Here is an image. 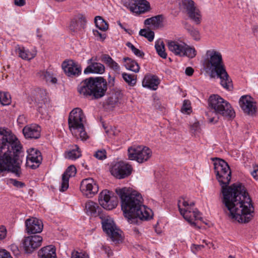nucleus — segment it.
Here are the masks:
<instances>
[{"mask_svg":"<svg viewBox=\"0 0 258 258\" xmlns=\"http://www.w3.org/2000/svg\"><path fill=\"white\" fill-rule=\"evenodd\" d=\"M98 201L100 206L107 210L115 208L118 204V199L112 192L108 190H102L99 195Z\"/></svg>","mask_w":258,"mask_h":258,"instance_id":"12","label":"nucleus"},{"mask_svg":"<svg viewBox=\"0 0 258 258\" xmlns=\"http://www.w3.org/2000/svg\"><path fill=\"white\" fill-rule=\"evenodd\" d=\"M132 171V166L123 162L116 163L110 169L111 174L119 179L124 178L129 176Z\"/></svg>","mask_w":258,"mask_h":258,"instance_id":"14","label":"nucleus"},{"mask_svg":"<svg viewBox=\"0 0 258 258\" xmlns=\"http://www.w3.org/2000/svg\"><path fill=\"white\" fill-rule=\"evenodd\" d=\"M107 89V82L101 77L86 79L77 87V90L80 95L86 97L92 96L95 99H99L104 96Z\"/></svg>","mask_w":258,"mask_h":258,"instance_id":"4","label":"nucleus"},{"mask_svg":"<svg viewBox=\"0 0 258 258\" xmlns=\"http://www.w3.org/2000/svg\"><path fill=\"white\" fill-rule=\"evenodd\" d=\"M102 223L103 230L114 243L117 244L122 242L121 231L117 228L112 219H105Z\"/></svg>","mask_w":258,"mask_h":258,"instance_id":"11","label":"nucleus"},{"mask_svg":"<svg viewBox=\"0 0 258 258\" xmlns=\"http://www.w3.org/2000/svg\"><path fill=\"white\" fill-rule=\"evenodd\" d=\"M76 174V168L74 165L68 167L62 175L61 186L59 189L60 191H66L69 187V179L74 176Z\"/></svg>","mask_w":258,"mask_h":258,"instance_id":"23","label":"nucleus"},{"mask_svg":"<svg viewBox=\"0 0 258 258\" xmlns=\"http://www.w3.org/2000/svg\"><path fill=\"white\" fill-rule=\"evenodd\" d=\"M208 104L210 111L207 113L208 116L212 112L227 118L235 117V112L231 105L218 95H211L209 99Z\"/></svg>","mask_w":258,"mask_h":258,"instance_id":"6","label":"nucleus"},{"mask_svg":"<svg viewBox=\"0 0 258 258\" xmlns=\"http://www.w3.org/2000/svg\"><path fill=\"white\" fill-rule=\"evenodd\" d=\"M85 116L80 108L73 109L70 113L68 124L72 134L77 138L86 140L88 138L84 125Z\"/></svg>","mask_w":258,"mask_h":258,"instance_id":"5","label":"nucleus"},{"mask_svg":"<svg viewBox=\"0 0 258 258\" xmlns=\"http://www.w3.org/2000/svg\"><path fill=\"white\" fill-rule=\"evenodd\" d=\"M239 105L243 111L249 114L252 115L256 111V105L252 98L248 95L242 96L240 98Z\"/></svg>","mask_w":258,"mask_h":258,"instance_id":"19","label":"nucleus"},{"mask_svg":"<svg viewBox=\"0 0 258 258\" xmlns=\"http://www.w3.org/2000/svg\"><path fill=\"white\" fill-rule=\"evenodd\" d=\"M151 150L147 147L133 146L128 149V158L140 163L147 161L152 156Z\"/></svg>","mask_w":258,"mask_h":258,"instance_id":"9","label":"nucleus"},{"mask_svg":"<svg viewBox=\"0 0 258 258\" xmlns=\"http://www.w3.org/2000/svg\"><path fill=\"white\" fill-rule=\"evenodd\" d=\"M116 194L121 200L124 217L131 223L137 224L138 219L147 220L153 216L152 210L143 205V198L138 191L127 187L117 188Z\"/></svg>","mask_w":258,"mask_h":258,"instance_id":"2","label":"nucleus"},{"mask_svg":"<svg viewBox=\"0 0 258 258\" xmlns=\"http://www.w3.org/2000/svg\"><path fill=\"white\" fill-rule=\"evenodd\" d=\"M23 116H19V118H18V120H20L21 118H23Z\"/></svg>","mask_w":258,"mask_h":258,"instance_id":"59","label":"nucleus"},{"mask_svg":"<svg viewBox=\"0 0 258 258\" xmlns=\"http://www.w3.org/2000/svg\"><path fill=\"white\" fill-rule=\"evenodd\" d=\"M62 68L66 75L71 77H78L82 72L81 66L73 60L64 61L62 63Z\"/></svg>","mask_w":258,"mask_h":258,"instance_id":"16","label":"nucleus"},{"mask_svg":"<svg viewBox=\"0 0 258 258\" xmlns=\"http://www.w3.org/2000/svg\"><path fill=\"white\" fill-rule=\"evenodd\" d=\"M42 237L40 235H32L25 237L23 241V246L25 251L32 253L41 245Z\"/></svg>","mask_w":258,"mask_h":258,"instance_id":"15","label":"nucleus"},{"mask_svg":"<svg viewBox=\"0 0 258 258\" xmlns=\"http://www.w3.org/2000/svg\"><path fill=\"white\" fill-rule=\"evenodd\" d=\"M160 82V79L157 76L147 74L143 79L142 86L152 90H156Z\"/></svg>","mask_w":258,"mask_h":258,"instance_id":"22","label":"nucleus"},{"mask_svg":"<svg viewBox=\"0 0 258 258\" xmlns=\"http://www.w3.org/2000/svg\"><path fill=\"white\" fill-rule=\"evenodd\" d=\"M253 31L256 35H258V26H256L254 28Z\"/></svg>","mask_w":258,"mask_h":258,"instance_id":"56","label":"nucleus"},{"mask_svg":"<svg viewBox=\"0 0 258 258\" xmlns=\"http://www.w3.org/2000/svg\"><path fill=\"white\" fill-rule=\"evenodd\" d=\"M155 47L158 54L163 58H166L167 53L165 52L164 44L163 41L158 40L156 41Z\"/></svg>","mask_w":258,"mask_h":258,"instance_id":"33","label":"nucleus"},{"mask_svg":"<svg viewBox=\"0 0 258 258\" xmlns=\"http://www.w3.org/2000/svg\"><path fill=\"white\" fill-rule=\"evenodd\" d=\"M218 120V117H210L209 116V121L211 123H215L217 122Z\"/></svg>","mask_w":258,"mask_h":258,"instance_id":"54","label":"nucleus"},{"mask_svg":"<svg viewBox=\"0 0 258 258\" xmlns=\"http://www.w3.org/2000/svg\"><path fill=\"white\" fill-rule=\"evenodd\" d=\"M81 156V151L78 146L75 145L72 146L70 150L65 153V157L67 159L75 160Z\"/></svg>","mask_w":258,"mask_h":258,"instance_id":"29","label":"nucleus"},{"mask_svg":"<svg viewBox=\"0 0 258 258\" xmlns=\"http://www.w3.org/2000/svg\"><path fill=\"white\" fill-rule=\"evenodd\" d=\"M190 131L195 135L201 133V127L199 122H195L191 125Z\"/></svg>","mask_w":258,"mask_h":258,"instance_id":"43","label":"nucleus"},{"mask_svg":"<svg viewBox=\"0 0 258 258\" xmlns=\"http://www.w3.org/2000/svg\"><path fill=\"white\" fill-rule=\"evenodd\" d=\"M115 78L114 77H111L110 76H109L108 83L111 86H114Z\"/></svg>","mask_w":258,"mask_h":258,"instance_id":"53","label":"nucleus"},{"mask_svg":"<svg viewBox=\"0 0 258 258\" xmlns=\"http://www.w3.org/2000/svg\"><path fill=\"white\" fill-rule=\"evenodd\" d=\"M42 157L39 151L30 149L27 157V165L32 169L37 168L41 163Z\"/></svg>","mask_w":258,"mask_h":258,"instance_id":"20","label":"nucleus"},{"mask_svg":"<svg viewBox=\"0 0 258 258\" xmlns=\"http://www.w3.org/2000/svg\"><path fill=\"white\" fill-rule=\"evenodd\" d=\"M42 79H44L47 82H50L55 84L57 82V79L54 77L53 75L50 72L46 71L42 73Z\"/></svg>","mask_w":258,"mask_h":258,"instance_id":"38","label":"nucleus"},{"mask_svg":"<svg viewBox=\"0 0 258 258\" xmlns=\"http://www.w3.org/2000/svg\"><path fill=\"white\" fill-rule=\"evenodd\" d=\"M85 210L88 215L97 216L99 215L101 208L96 203L92 201H88L86 203Z\"/></svg>","mask_w":258,"mask_h":258,"instance_id":"27","label":"nucleus"},{"mask_svg":"<svg viewBox=\"0 0 258 258\" xmlns=\"http://www.w3.org/2000/svg\"><path fill=\"white\" fill-rule=\"evenodd\" d=\"M9 183L12 184L14 186L17 188H23L25 186V183L17 180L13 178H10L9 180Z\"/></svg>","mask_w":258,"mask_h":258,"instance_id":"44","label":"nucleus"},{"mask_svg":"<svg viewBox=\"0 0 258 258\" xmlns=\"http://www.w3.org/2000/svg\"><path fill=\"white\" fill-rule=\"evenodd\" d=\"M100 60L115 73H119L120 71V66L108 54H102L101 56Z\"/></svg>","mask_w":258,"mask_h":258,"instance_id":"26","label":"nucleus"},{"mask_svg":"<svg viewBox=\"0 0 258 258\" xmlns=\"http://www.w3.org/2000/svg\"><path fill=\"white\" fill-rule=\"evenodd\" d=\"M163 17L162 15H157L145 20L144 24L147 25H153L154 27H159L162 22Z\"/></svg>","mask_w":258,"mask_h":258,"instance_id":"32","label":"nucleus"},{"mask_svg":"<svg viewBox=\"0 0 258 258\" xmlns=\"http://www.w3.org/2000/svg\"><path fill=\"white\" fill-rule=\"evenodd\" d=\"M97 60V58L93 57L87 60L88 66L84 71L85 74H102L105 72V69L104 66L101 63L95 61Z\"/></svg>","mask_w":258,"mask_h":258,"instance_id":"18","label":"nucleus"},{"mask_svg":"<svg viewBox=\"0 0 258 258\" xmlns=\"http://www.w3.org/2000/svg\"><path fill=\"white\" fill-rule=\"evenodd\" d=\"M46 100V98L45 97L43 98L42 99L41 102H39L38 104V111L41 113H43L42 109L45 108V102Z\"/></svg>","mask_w":258,"mask_h":258,"instance_id":"48","label":"nucleus"},{"mask_svg":"<svg viewBox=\"0 0 258 258\" xmlns=\"http://www.w3.org/2000/svg\"><path fill=\"white\" fill-rule=\"evenodd\" d=\"M139 34L146 38L150 42H152L154 38V32L149 29H141Z\"/></svg>","mask_w":258,"mask_h":258,"instance_id":"37","label":"nucleus"},{"mask_svg":"<svg viewBox=\"0 0 258 258\" xmlns=\"http://www.w3.org/2000/svg\"><path fill=\"white\" fill-rule=\"evenodd\" d=\"M101 249L104 250L106 254L107 255L108 258H112L113 256V252L109 246L106 245H102L101 246Z\"/></svg>","mask_w":258,"mask_h":258,"instance_id":"45","label":"nucleus"},{"mask_svg":"<svg viewBox=\"0 0 258 258\" xmlns=\"http://www.w3.org/2000/svg\"><path fill=\"white\" fill-rule=\"evenodd\" d=\"M203 247V246L201 245L193 244L192 245L191 248H192V249H193L194 248H195L196 250H200Z\"/></svg>","mask_w":258,"mask_h":258,"instance_id":"55","label":"nucleus"},{"mask_svg":"<svg viewBox=\"0 0 258 258\" xmlns=\"http://www.w3.org/2000/svg\"><path fill=\"white\" fill-rule=\"evenodd\" d=\"M15 5L19 6L22 7L25 5V0H14Z\"/></svg>","mask_w":258,"mask_h":258,"instance_id":"51","label":"nucleus"},{"mask_svg":"<svg viewBox=\"0 0 258 258\" xmlns=\"http://www.w3.org/2000/svg\"><path fill=\"white\" fill-rule=\"evenodd\" d=\"M178 208L180 214L191 226L196 227L197 222L201 221V213L194 208L195 203L188 202L185 198L181 197L178 201Z\"/></svg>","mask_w":258,"mask_h":258,"instance_id":"7","label":"nucleus"},{"mask_svg":"<svg viewBox=\"0 0 258 258\" xmlns=\"http://www.w3.org/2000/svg\"><path fill=\"white\" fill-rule=\"evenodd\" d=\"M0 258H13L11 253L5 249H0Z\"/></svg>","mask_w":258,"mask_h":258,"instance_id":"47","label":"nucleus"},{"mask_svg":"<svg viewBox=\"0 0 258 258\" xmlns=\"http://www.w3.org/2000/svg\"><path fill=\"white\" fill-rule=\"evenodd\" d=\"M118 24L120 26V27L122 28H123L122 27V24H121V23L120 22H118Z\"/></svg>","mask_w":258,"mask_h":258,"instance_id":"58","label":"nucleus"},{"mask_svg":"<svg viewBox=\"0 0 258 258\" xmlns=\"http://www.w3.org/2000/svg\"><path fill=\"white\" fill-rule=\"evenodd\" d=\"M94 156L99 160H104L106 158V152L104 149H101L96 151Z\"/></svg>","mask_w":258,"mask_h":258,"instance_id":"41","label":"nucleus"},{"mask_svg":"<svg viewBox=\"0 0 258 258\" xmlns=\"http://www.w3.org/2000/svg\"><path fill=\"white\" fill-rule=\"evenodd\" d=\"M93 33L97 40L103 41L106 37L105 32H101L98 30H93Z\"/></svg>","mask_w":258,"mask_h":258,"instance_id":"42","label":"nucleus"},{"mask_svg":"<svg viewBox=\"0 0 258 258\" xmlns=\"http://www.w3.org/2000/svg\"><path fill=\"white\" fill-rule=\"evenodd\" d=\"M40 91H41V94H42V95H46V92H45V90H41Z\"/></svg>","mask_w":258,"mask_h":258,"instance_id":"57","label":"nucleus"},{"mask_svg":"<svg viewBox=\"0 0 258 258\" xmlns=\"http://www.w3.org/2000/svg\"><path fill=\"white\" fill-rule=\"evenodd\" d=\"M122 76L124 81L127 83L128 85L133 86L136 84V75L124 73L122 74Z\"/></svg>","mask_w":258,"mask_h":258,"instance_id":"36","label":"nucleus"},{"mask_svg":"<svg viewBox=\"0 0 258 258\" xmlns=\"http://www.w3.org/2000/svg\"><path fill=\"white\" fill-rule=\"evenodd\" d=\"M86 19L85 17L82 15H78L74 19L70 25V29L71 31L77 32L81 31L85 28Z\"/></svg>","mask_w":258,"mask_h":258,"instance_id":"24","label":"nucleus"},{"mask_svg":"<svg viewBox=\"0 0 258 258\" xmlns=\"http://www.w3.org/2000/svg\"><path fill=\"white\" fill-rule=\"evenodd\" d=\"M94 22L96 26L101 31L105 32L108 29V24L101 16H96Z\"/></svg>","mask_w":258,"mask_h":258,"instance_id":"34","label":"nucleus"},{"mask_svg":"<svg viewBox=\"0 0 258 258\" xmlns=\"http://www.w3.org/2000/svg\"><path fill=\"white\" fill-rule=\"evenodd\" d=\"M251 174L254 178L258 179V166H253V170L251 172Z\"/></svg>","mask_w":258,"mask_h":258,"instance_id":"50","label":"nucleus"},{"mask_svg":"<svg viewBox=\"0 0 258 258\" xmlns=\"http://www.w3.org/2000/svg\"><path fill=\"white\" fill-rule=\"evenodd\" d=\"M11 103V97L8 92H0V103L3 105H8Z\"/></svg>","mask_w":258,"mask_h":258,"instance_id":"35","label":"nucleus"},{"mask_svg":"<svg viewBox=\"0 0 258 258\" xmlns=\"http://www.w3.org/2000/svg\"><path fill=\"white\" fill-rule=\"evenodd\" d=\"M206 55L208 66L211 72L216 73L217 77L220 79V84L223 88L230 90L232 86V81L226 71L221 53L214 49H211L207 51Z\"/></svg>","mask_w":258,"mask_h":258,"instance_id":"3","label":"nucleus"},{"mask_svg":"<svg viewBox=\"0 0 258 258\" xmlns=\"http://www.w3.org/2000/svg\"><path fill=\"white\" fill-rule=\"evenodd\" d=\"M38 255L40 258H57L56 248L52 245L43 247L39 250Z\"/></svg>","mask_w":258,"mask_h":258,"instance_id":"25","label":"nucleus"},{"mask_svg":"<svg viewBox=\"0 0 258 258\" xmlns=\"http://www.w3.org/2000/svg\"><path fill=\"white\" fill-rule=\"evenodd\" d=\"M7 234V230L4 226L0 227V240L4 239Z\"/></svg>","mask_w":258,"mask_h":258,"instance_id":"49","label":"nucleus"},{"mask_svg":"<svg viewBox=\"0 0 258 258\" xmlns=\"http://www.w3.org/2000/svg\"><path fill=\"white\" fill-rule=\"evenodd\" d=\"M126 45L131 49L132 51L134 54L137 56L140 57H143L144 56V53L139 50V49L136 48L135 46L130 42H127L126 43Z\"/></svg>","mask_w":258,"mask_h":258,"instance_id":"39","label":"nucleus"},{"mask_svg":"<svg viewBox=\"0 0 258 258\" xmlns=\"http://www.w3.org/2000/svg\"><path fill=\"white\" fill-rule=\"evenodd\" d=\"M123 59L125 63L124 66L126 69L131 70L135 73H137L139 71L140 66L136 61L128 57H124Z\"/></svg>","mask_w":258,"mask_h":258,"instance_id":"30","label":"nucleus"},{"mask_svg":"<svg viewBox=\"0 0 258 258\" xmlns=\"http://www.w3.org/2000/svg\"><path fill=\"white\" fill-rule=\"evenodd\" d=\"M191 109L190 101L188 100H184L181 108V112L188 114L191 111Z\"/></svg>","mask_w":258,"mask_h":258,"instance_id":"40","label":"nucleus"},{"mask_svg":"<svg viewBox=\"0 0 258 258\" xmlns=\"http://www.w3.org/2000/svg\"><path fill=\"white\" fill-rule=\"evenodd\" d=\"M80 190L84 196L87 198H92L98 192L99 187L93 178H88L81 181Z\"/></svg>","mask_w":258,"mask_h":258,"instance_id":"13","label":"nucleus"},{"mask_svg":"<svg viewBox=\"0 0 258 258\" xmlns=\"http://www.w3.org/2000/svg\"><path fill=\"white\" fill-rule=\"evenodd\" d=\"M16 53L23 59L29 60L33 59L36 55V51H29V50L25 49L24 47L19 46L16 49Z\"/></svg>","mask_w":258,"mask_h":258,"instance_id":"28","label":"nucleus"},{"mask_svg":"<svg viewBox=\"0 0 258 258\" xmlns=\"http://www.w3.org/2000/svg\"><path fill=\"white\" fill-rule=\"evenodd\" d=\"M194 69L191 67H187L186 68L185 73L188 76H191L194 73Z\"/></svg>","mask_w":258,"mask_h":258,"instance_id":"52","label":"nucleus"},{"mask_svg":"<svg viewBox=\"0 0 258 258\" xmlns=\"http://www.w3.org/2000/svg\"><path fill=\"white\" fill-rule=\"evenodd\" d=\"M184 28L195 40H200V33L198 29L187 23L185 24Z\"/></svg>","mask_w":258,"mask_h":258,"instance_id":"31","label":"nucleus"},{"mask_svg":"<svg viewBox=\"0 0 258 258\" xmlns=\"http://www.w3.org/2000/svg\"><path fill=\"white\" fill-rule=\"evenodd\" d=\"M26 231L28 234L40 233L43 228L42 222L36 218L27 219L25 222Z\"/></svg>","mask_w":258,"mask_h":258,"instance_id":"17","label":"nucleus"},{"mask_svg":"<svg viewBox=\"0 0 258 258\" xmlns=\"http://www.w3.org/2000/svg\"><path fill=\"white\" fill-rule=\"evenodd\" d=\"M167 47L171 52L177 56L192 58L197 54V51L194 47L187 45L179 39L168 40Z\"/></svg>","mask_w":258,"mask_h":258,"instance_id":"8","label":"nucleus"},{"mask_svg":"<svg viewBox=\"0 0 258 258\" xmlns=\"http://www.w3.org/2000/svg\"><path fill=\"white\" fill-rule=\"evenodd\" d=\"M41 127L37 124H31L25 126L23 133L26 139H37L40 137Z\"/></svg>","mask_w":258,"mask_h":258,"instance_id":"21","label":"nucleus"},{"mask_svg":"<svg viewBox=\"0 0 258 258\" xmlns=\"http://www.w3.org/2000/svg\"><path fill=\"white\" fill-rule=\"evenodd\" d=\"M71 258H89V256L85 253L74 251L72 252Z\"/></svg>","mask_w":258,"mask_h":258,"instance_id":"46","label":"nucleus"},{"mask_svg":"<svg viewBox=\"0 0 258 258\" xmlns=\"http://www.w3.org/2000/svg\"><path fill=\"white\" fill-rule=\"evenodd\" d=\"M181 8L183 12L196 24L199 25L201 23V12L192 0H182Z\"/></svg>","mask_w":258,"mask_h":258,"instance_id":"10","label":"nucleus"},{"mask_svg":"<svg viewBox=\"0 0 258 258\" xmlns=\"http://www.w3.org/2000/svg\"><path fill=\"white\" fill-rule=\"evenodd\" d=\"M214 165L216 178L221 186L222 202L229 211V216L239 222H249L254 216V207L244 186L241 184L228 186L231 171L224 160L216 159Z\"/></svg>","mask_w":258,"mask_h":258,"instance_id":"1","label":"nucleus"}]
</instances>
